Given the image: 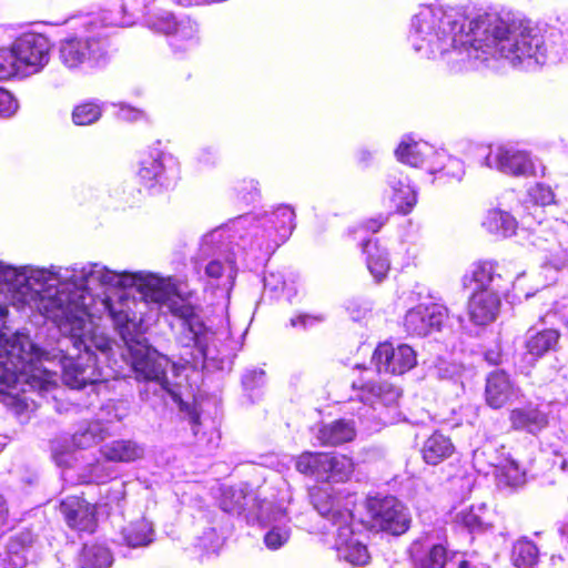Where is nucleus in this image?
<instances>
[{
	"label": "nucleus",
	"instance_id": "obj_1",
	"mask_svg": "<svg viewBox=\"0 0 568 568\" xmlns=\"http://www.w3.org/2000/svg\"><path fill=\"white\" fill-rule=\"evenodd\" d=\"M45 272L51 278L39 285L32 305L61 333L52 357L59 359L62 381L71 388L80 389L102 378L93 349L109 359L113 342L99 331L93 317L106 315L124 343L126 354L122 353V356L130 357L136 379L144 383L140 388L142 399L171 393L166 376L170 361L145 343L142 318L135 311L139 303L124 292L110 296L105 292L95 294L94 288L135 287L145 303H154L180 320L178 342L191 349L185 363L196 366L200 362L205 365L212 362L220 369L231 363L229 354L209 344L212 333L193 305L175 293L171 278L143 271L116 272L101 263L75 264L72 267L51 265L45 267Z\"/></svg>",
	"mask_w": 568,
	"mask_h": 568
},
{
	"label": "nucleus",
	"instance_id": "obj_2",
	"mask_svg": "<svg viewBox=\"0 0 568 568\" xmlns=\"http://www.w3.org/2000/svg\"><path fill=\"white\" fill-rule=\"evenodd\" d=\"M408 40L427 59L444 58L453 68L504 59L513 67L544 64L549 55L545 37L520 20L495 13L466 18L453 8L424 6L413 17Z\"/></svg>",
	"mask_w": 568,
	"mask_h": 568
},
{
	"label": "nucleus",
	"instance_id": "obj_3",
	"mask_svg": "<svg viewBox=\"0 0 568 568\" xmlns=\"http://www.w3.org/2000/svg\"><path fill=\"white\" fill-rule=\"evenodd\" d=\"M51 278L45 267H12L0 263V317L7 314V302L34 303L39 285Z\"/></svg>",
	"mask_w": 568,
	"mask_h": 568
},
{
	"label": "nucleus",
	"instance_id": "obj_4",
	"mask_svg": "<svg viewBox=\"0 0 568 568\" xmlns=\"http://www.w3.org/2000/svg\"><path fill=\"white\" fill-rule=\"evenodd\" d=\"M295 213L287 205L278 206L276 210L266 214L261 225L253 229L251 250L265 251L270 254L284 243L295 227Z\"/></svg>",
	"mask_w": 568,
	"mask_h": 568
},
{
	"label": "nucleus",
	"instance_id": "obj_5",
	"mask_svg": "<svg viewBox=\"0 0 568 568\" xmlns=\"http://www.w3.org/2000/svg\"><path fill=\"white\" fill-rule=\"evenodd\" d=\"M59 57L68 69L98 67L108 60V42L103 38H70L61 41Z\"/></svg>",
	"mask_w": 568,
	"mask_h": 568
},
{
	"label": "nucleus",
	"instance_id": "obj_6",
	"mask_svg": "<svg viewBox=\"0 0 568 568\" xmlns=\"http://www.w3.org/2000/svg\"><path fill=\"white\" fill-rule=\"evenodd\" d=\"M296 469L322 480L345 481L354 471V463L345 455L305 452L297 458Z\"/></svg>",
	"mask_w": 568,
	"mask_h": 568
},
{
	"label": "nucleus",
	"instance_id": "obj_7",
	"mask_svg": "<svg viewBox=\"0 0 568 568\" xmlns=\"http://www.w3.org/2000/svg\"><path fill=\"white\" fill-rule=\"evenodd\" d=\"M145 24L156 33L170 37L175 50H185L197 41V24L187 17L178 19L172 12L159 10L146 16Z\"/></svg>",
	"mask_w": 568,
	"mask_h": 568
},
{
	"label": "nucleus",
	"instance_id": "obj_8",
	"mask_svg": "<svg viewBox=\"0 0 568 568\" xmlns=\"http://www.w3.org/2000/svg\"><path fill=\"white\" fill-rule=\"evenodd\" d=\"M308 495L314 509L337 528L353 523L354 496L336 491L329 486H314L310 489Z\"/></svg>",
	"mask_w": 568,
	"mask_h": 568
},
{
	"label": "nucleus",
	"instance_id": "obj_9",
	"mask_svg": "<svg viewBox=\"0 0 568 568\" xmlns=\"http://www.w3.org/2000/svg\"><path fill=\"white\" fill-rule=\"evenodd\" d=\"M22 77L40 72L50 61V42L39 33H24L12 43Z\"/></svg>",
	"mask_w": 568,
	"mask_h": 568
},
{
	"label": "nucleus",
	"instance_id": "obj_10",
	"mask_svg": "<svg viewBox=\"0 0 568 568\" xmlns=\"http://www.w3.org/2000/svg\"><path fill=\"white\" fill-rule=\"evenodd\" d=\"M367 510L374 526L382 530L399 535L409 527L410 519L405 507L393 496L369 499Z\"/></svg>",
	"mask_w": 568,
	"mask_h": 568
},
{
	"label": "nucleus",
	"instance_id": "obj_11",
	"mask_svg": "<svg viewBox=\"0 0 568 568\" xmlns=\"http://www.w3.org/2000/svg\"><path fill=\"white\" fill-rule=\"evenodd\" d=\"M484 165L511 176L535 174L534 163L526 152L504 145L489 148Z\"/></svg>",
	"mask_w": 568,
	"mask_h": 568
},
{
	"label": "nucleus",
	"instance_id": "obj_12",
	"mask_svg": "<svg viewBox=\"0 0 568 568\" xmlns=\"http://www.w3.org/2000/svg\"><path fill=\"white\" fill-rule=\"evenodd\" d=\"M378 373L402 375L417 364L416 352L406 344L396 347L392 343L379 344L372 357Z\"/></svg>",
	"mask_w": 568,
	"mask_h": 568
},
{
	"label": "nucleus",
	"instance_id": "obj_13",
	"mask_svg": "<svg viewBox=\"0 0 568 568\" xmlns=\"http://www.w3.org/2000/svg\"><path fill=\"white\" fill-rule=\"evenodd\" d=\"M446 317L445 306L435 303L419 304L406 313L404 326L410 335L426 336L433 331H439Z\"/></svg>",
	"mask_w": 568,
	"mask_h": 568
},
{
	"label": "nucleus",
	"instance_id": "obj_14",
	"mask_svg": "<svg viewBox=\"0 0 568 568\" xmlns=\"http://www.w3.org/2000/svg\"><path fill=\"white\" fill-rule=\"evenodd\" d=\"M256 517L263 525H273L264 536L267 548L276 550L288 540L291 530L286 526V514L282 508L275 507L272 501L264 500L258 504Z\"/></svg>",
	"mask_w": 568,
	"mask_h": 568
},
{
	"label": "nucleus",
	"instance_id": "obj_15",
	"mask_svg": "<svg viewBox=\"0 0 568 568\" xmlns=\"http://www.w3.org/2000/svg\"><path fill=\"white\" fill-rule=\"evenodd\" d=\"M469 277L476 285L475 291H490L499 295H506L511 284V278L505 276L500 266L491 261L473 264Z\"/></svg>",
	"mask_w": 568,
	"mask_h": 568
},
{
	"label": "nucleus",
	"instance_id": "obj_16",
	"mask_svg": "<svg viewBox=\"0 0 568 568\" xmlns=\"http://www.w3.org/2000/svg\"><path fill=\"white\" fill-rule=\"evenodd\" d=\"M501 296L490 291H474L468 301L469 320L476 325L495 322L500 313Z\"/></svg>",
	"mask_w": 568,
	"mask_h": 568
},
{
	"label": "nucleus",
	"instance_id": "obj_17",
	"mask_svg": "<svg viewBox=\"0 0 568 568\" xmlns=\"http://www.w3.org/2000/svg\"><path fill=\"white\" fill-rule=\"evenodd\" d=\"M60 511L70 528L85 532L94 531V508L84 499L79 497H68L61 501Z\"/></svg>",
	"mask_w": 568,
	"mask_h": 568
},
{
	"label": "nucleus",
	"instance_id": "obj_18",
	"mask_svg": "<svg viewBox=\"0 0 568 568\" xmlns=\"http://www.w3.org/2000/svg\"><path fill=\"white\" fill-rule=\"evenodd\" d=\"M353 387L358 392V399L374 410L377 405L386 407L396 404L400 396L399 389L386 382L359 381Z\"/></svg>",
	"mask_w": 568,
	"mask_h": 568
},
{
	"label": "nucleus",
	"instance_id": "obj_19",
	"mask_svg": "<svg viewBox=\"0 0 568 568\" xmlns=\"http://www.w3.org/2000/svg\"><path fill=\"white\" fill-rule=\"evenodd\" d=\"M335 547L337 556L352 565L364 566L369 560L366 546L354 536L353 523L337 528Z\"/></svg>",
	"mask_w": 568,
	"mask_h": 568
},
{
	"label": "nucleus",
	"instance_id": "obj_20",
	"mask_svg": "<svg viewBox=\"0 0 568 568\" xmlns=\"http://www.w3.org/2000/svg\"><path fill=\"white\" fill-rule=\"evenodd\" d=\"M387 184L389 187V199L395 207V211L400 214H408L412 212L417 203V193L410 185L407 176L396 170L387 174Z\"/></svg>",
	"mask_w": 568,
	"mask_h": 568
},
{
	"label": "nucleus",
	"instance_id": "obj_21",
	"mask_svg": "<svg viewBox=\"0 0 568 568\" xmlns=\"http://www.w3.org/2000/svg\"><path fill=\"white\" fill-rule=\"evenodd\" d=\"M560 339V332L555 328H545L541 331L529 329L526 335V356L529 357V363L532 364L537 359L545 356L547 353L557 351Z\"/></svg>",
	"mask_w": 568,
	"mask_h": 568
},
{
	"label": "nucleus",
	"instance_id": "obj_22",
	"mask_svg": "<svg viewBox=\"0 0 568 568\" xmlns=\"http://www.w3.org/2000/svg\"><path fill=\"white\" fill-rule=\"evenodd\" d=\"M509 420L514 429L537 434L548 425V414L538 405L529 403L514 408L510 412Z\"/></svg>",
	"mask_w": 568,
	"mask_h": 568
},
{
	"label": "nucleus",
	"instance_id": "obj_23",
	"mask_svg": "<svg viewBox=\"0 0 568 568\" xmlns=\"http://www.w3.org/2000/svg\"><path fill=\"white\" fill-rule=\"evenodd\" d=\"M104 459L113 463H133L144 457V445L132 439H115L101 446Z\"/></svg>",
	"mask_w": 568,
	"mask_h": 568
},
{
	"label": "nucleus",
	"instance_id": "obj_24",
	"mask_svg": "<svg viewBox=\"0 0 568 568\" xmlns=\"http://www.w3.org/2000/svg\"><path fill=\"white\" fill-rule=\"evenodd\" d=\"M32 541L33 538L29 531L11 537L3 552L0 554V565L3 568H23L27 565Z\"/></svg>",
	"mask_w": 568,
	"mask_h": 568
},
{
	"label": "nucleus",
	"instance_id": "obj_25",
	"mask_svg": "<svg viewBox=\"0 0 568 568\" xmlns=\"http://www.w3.org/2000/svg\"><path fill=\"white\" fill-rule=\"evenodd\" d=\"M32 541L33 538L29 531L11 537L3 552L0 554V565L3 568H23L27 565Z\"/></svg>",
	"mask_w": 568,
	"mask_h": 568
},
{
	"label": "nucleus",
	"instance_id": "obj_26",
	"mask_svg": "<svg viewBox=\"0 0 568 568\" xmlns=\"http://www.w3.org/2000/svg\"><path fill=\"white\" fill-rule=\"evenodd\" d=\"M32 541L33 538L29 531L11 537L3 552L0 554V565L3 568H23L27 565Z\"/></svg>",
	"mask_w": 568,
	"mask_h": 568
},
{
	"label": "nucleus",
	"instance_id": "obj_27",
	"mask_svg": "<svg viewBox=\"0 0 568 568\" xmlns=\"http://www.w3.org/2000/svg\"><path fill=\"white\" fill-rule=\"evenodd\" d=\"M356 436L353 420L337 419L317 428L315 438L322 446H337L352 442Z\"/></svg>",
	"mask_w": 568,
	"mask_h": 568
},
{
	"label": "nucleus",
	"instance_id": "obj_28",
	"mask_svg": "<svg viewBox=\"0 0 568 568\" xmlns=\"http://www.w3.org/2000/svg\"><path fill=\"white\" fill-rule=\"evenodd\" d=\"M514 394V385L505 372L496 371L488 375L486 379L485 397L490 407H503Z\"/></svg>",
	"mask_w": 568,
	"mask_h": 568
},
{
	"label": "nucleus",
	"instance_id": "obj_29",
	"mask_svg": "<svg viewBox=\"0 0 568 568\" xmlns=\"http://www.w3.org/2000/svg\"><path fill=\"white\" fill-rule=\"evenodd\" d=\"M204 275L207 284L229 295L236 277V267L232 261L212 260L205 264Z\"/></svg>",
	"mask_w": 568,
	"mask_h": 568
},
{
	"label": "nucleus",
	"instance_id": "obj_30",
	"mask_svg": "<svg viewBox=\"0 0 568 568\" xmlns=\"http://www.w3.org/2000/svg\"><path fill=\"white\" fill-rule=\"evenodd\" d=\"M395 155L398 161L408 164L410 166H419L424 162L433 156L439 158L445 156L435 152L432 145L423 141H413L410 139H404L395 151Z\"/></svg>",
	"mask_w": 568,
	"mask_h": 568
},
{
	"label": "nucleus",
	"instance_id": "obj_31",
	"mask_svg": "<svg viewBox=\"0 0 568 568\" xmlns=\"http://www.w3.org/2000/svg\"><path fill=\"white\" fill-rule=\"evenodd\" d=\"M455 452L450 438L442 433H433L424 443L422 455L428 465H438L449 458Z\"/></svg>",
	"mask_w": 568,
	"mask_h": 568
},
{
	"label": "nucleus",
	"instance_id": "obj_32",
	"mask_svg": "<svg viewBox=\"0 0 568 568\" xmlns=\"http://www.w3.org/2000/svg\"><path fill=\"white\" fill-rule=\"evenodd\" d=\"M263 500L254 499L246 491L245 486H233L229 487L223 491V497L221 500V505L224 511L232 514H241L250 507V504H253V507L256 508V514L258 513V504Z\"/></svg>",
	"mask_w": 568,
	"mask_h": 568
},
{
	"label": "nucleus",
	"instance_id": "obj_33",
	"mask_svg": "<svg viewBox=\"0 0 568 568\" xmlns=\"http://www.w3.org/2000/svg\"><path fill=\"white\" fill-rule=\"evenodd\" d=\"M363 251L367 255L366 263L368 271L377 282H381L386 277L390 267L387 251L372 241L364 242Z\"/></svg>",
	"mask_w": 568,
	"mask_h": 568
},
{
	"label": "nucleus",
	"instance_id": "obj_34",
	"mask_svg": "<svg viewBox=\"0 0 568 568\" xmlns=\"http://www.w3.org/2000/svg\"><path fill=\"white\" fill-rule=\"evenodd\" d=\"M481 224L489 233L501 237L514 235L517 229L515 217L499 209L489 210Z\"/></svg>",
	"mask_w": 568,
	"mask_h": 568
},
{
	"label": "nucleus",
	"instance_id": "obj_35",
	"mask_svg": "<svg viewBox=\"0 0 568 568\" xmlns=\"http://www.w3.org/2000/svg\"><path fill=\"white\" fill-rule=\"evenodd\" d=\"M113 557L110 550L98 544L84 545L79 558V568H110Z\"/></svg>",
	"mask_w": 568,
	"mask_h": 568
},
{
	"label": "nucleus",
	"instance_id": "obj_36",
	"mask_svg": "<svg viewBox=\"0 0 568 568\" xmlns=\"http://www.w3.org/2000/svg\"><path fill=\"white\" fill-rule=\"evenodd\" d=\"M109 435V427L104 426L101 420H91L73 435L72 440L74 446L85 449L99 444Z\"/></svg>",
	"mask_w": 568,
	"mask_h": 568
},
{
	"label": "nucleus",
	"instance_id": "obj_37",
	"mask_svg": "<svg viewBox=\"0 0 568 568\" xmlns=\"http://www.w3.org/2000/svg\"><path fill=\"white\" fill-rule=\"evenodd\" d=\"M153 529L145 519L131 523L122 530V538L126 546L131 548L144 547L153 540Z\"/></svg>",
	"mask_w": 568,
	"mask_h": 568
},
{
	"label": "nucleus",
	"instance_id": "obj_38",
	"mask_svg": "<svg viewBox=\"0 0 568 568\" xmlns=\"http://www.w3.org/2000/svg\"><path fill=\"white\" fill-rule=\"evenodd\" d=\"M504 460V456L499 455L498 449L491 445L486 444L480 448L474 450L473 465L478 473L487 475L490 470L496 473L500 462Z\"/></svg>",
	"mask_w": 568,
	"mask_h": 568
},
{
	"label": "nucleus",
	"instance_id": "obj_39",
	"mask_svg": "<svg viewBox=\"0 0 568 568\" xmlns=\"http://www.w3.org/2000/svg\"><path fill=\"white\" fill-rule=\"evenodd\" d=\"M495 475L499 484L517 487L525 483L526 474L515 459L504 456V460L500 462V466H498Z\"/></svg>",
	"mask_w": 568,
	"mask_h": 568
},
{
	"label": "nucleus",
	"instance_id": "obj_40",
	"mask_svg": "<svg viewBox=\"0 0 568 568\" xmlns=\"http://www.w3.org/2000/svg\"><path fill=\"white\" fill-rule=\"evenodd\" d=\"M538 557L537 546L527 538L517 540L513 547L511 558L516 567H531L538 561Z\"/></svg>",
	"mask_w": 568,
	"mask_h": 568
},
{
	"label": "nucleus",
	"instance_id": "obj_41",
	"mask_svg": "<svg viewBox=\"0 0 568 568\" xmlns=\"http://www.w3.org/2000/svg\"><path fill=\"white\" fill-rule=\"evenodd\" d=\"M163 170V163L159 155L148 156L140 163L139 176L151 189L156 183H162Z\"/></svg>",
	"mask_w": 568,
	"mask_h": 568
},
{
	"label": "nucleus",
	"instance_id": "obj_42",
	"mask_svg": "<svg viewBox=\"0 0 568 568\" xmlns=\"http://www.w3.org/2000/svg\"><path fill=\"white\" fill-rule=\"evenodd\" d=\"M103 105L88 101L74 106L72 121L75 125H90L95 123L102 115Z\"/></svg>",
	"mask_w": 568,
	"mask_h": 568
},
{
	"label": "nucleus",
	"instance_id": "obj_43",
	"mask_svg": "<svg viewBox=\"0 0 568 568\" xmlns=\"http://www.w3.org/2000/svg\"><path fill=\"white\" fill-rule=\"evenodd\" d=\"M414 556L420 568H444L447 561V551L443 545H434L423 556Z\"/></svg>",
	"mask_w": 568,
	"mask_h": 568
},
{
	"label": "nucleus",
	"instance_id": "obj_44",
	"mask_svg": "<svg viewBox=\"0 0 568 568\" xmlns=\"http://www.w3.org/2000/svg\"><path fill=\"white\" fill-rule=\"evenodd\" d=\"M16 75L22 77V69L13 48L0 49V80H8Z\"/></svg>",
	"mask_w": 568,
	"mask_h": 568
},
{
	"label": "nucleus",
	"instance_id": "obj_45",
	"mask_svg": "<svg viewBox=\"0 0 568 568\" xmlns=\"http://www.w3.org/2000/svg\"><path fill=\"white\" fill-rule=\"evenodd\" d=\"M464 367L454 362L439 359L434 367V375L438 379L457 382L462 378Z\"/></svg>",
	"mask_w": 568,
	"mask_h": 568
},
{
	"label": "nucleus",
	"instance_id": "obj_46",
	"mask_svg": "<svg viewBox=\"0 0 568 568\" xmlns=\"http://www.w3.org/2000/svg\"><path fill=\"white\" fill-rule=\"evenodd\" d=\"M180 412L184 420L190 425L194 436H197L201 425L200 410L195 404L184 403L180 404Z\"/></svg>",
	"mask_w": 568,
	"mask_h": 568
},
{
	"label": "nucleus",
	"instance_id": "obj_47",
	"mask_svg": "<svg viewBox=\"0 0 568 568\" xmlns=\"http://www.w3.org/2000/svg\"><path fill=\"white\" fill-rule=\"evenodd\" d=\"M222 239V231L214 230L205 234L200 243V256L206 257L214 253L219 248V243Z\"/></svg>",
	"mask_w": 568,
	"mask_h": 568
},
{
	"label": "nucleus",
	"instance_id": "obj_48",
	"mask_svg": "<svg viewBox=\"0 0 568 568\" xmlns=\"http://www.w3.org/2000/svg\"><path fill=\"white\" fill-rule=\"evenodd\" d=\"M529 195L538 206H545L554 202L552 190L544 184H536L531 187Z\"/></svg>",
	"mask_w": 568,
	"mask_h": 568
},
{
	"label": "nucleus",
	"instance_id": "obj_49",
	"mask_svg": "<svg viewBox=\"0 0 568 568\" xmlns=\"http://www.w3.org/2000/svg\"><path fill=\"white\" fill-rule=\"evenodd\" d=\"M265 383V372L263 369H250L242 377V384L245 389H255Z\"/></svg>",
	"mask_w": 568,
	"mask_h": 568
},
{
	"label": "nucleus",
	"instance_id": "obj_50",
	"mask_svg": "<svg viewBox=\"0 0 568 568\" xmlns=\"http://www.w3.org/2000/svg\"><path fill=\"white\" fill-rule=\"evenodd\" d=\"M17 109L18 103L12 94L4 89H0V116L9 118L16 113Z\"/></svg>",
	"mask_w": 568,
	"mask_h": 568
},
{
	"label": "nucleus",
	"instance_id": "obj_51",
	"mask_svg": "<svg viewBox=\"0 0 568 568\" xmlns=\"http://www.w3.org/2000/svg\"><path fill=\"white\" fill-rule=\"evenodd\" d=\"M92 480L102 484L115 477V469L105 464H95L91 468Z\"/></svg>",
	"mask_w": 568,
	"mask_h": 568
},
{
	"label": "nucleus",
	"instance_id": "obj_52",
	"mask_svg": "<svg viewBox=\"0 0 568 568\" xmlns=\"http://www.w3.org/2000/svg\"><path fill=\"white\" fill-rule=\"evenodd\" d=\"M123 417L124 415L118 412L116 405L110 402L101 407L99 418L97 420H101L102 424L108 427L109 424L120 422Z\"/></svg>",
	"mask_w": 568,
	"mask_h": 568
},
{
	"label": "nucleus",
	"instance_id": "obj_53",
	"mask_svg": "<svg viewBox=\"0 0 568 568\" xmlns=\"http://www.w3.org/2000/svg\"><path fill=\"white\" fill-rule=\"evenodd\" d=\"M439 171L457 180H460L464 175L463 163L456 158H448L447 163Z\"/></svg>",
	"mask_w": 568,
	"mask_h": 568
},
{
	"label": "nucleus",
	"instance_id": "obj_54",
	"mask_svg": "<svg viewBox=\"0 0 568 568\" xmlns=\"http://www.w3.org/2000/svg\"><path fill=\"white\" fill-rule=\"evenodd\" d=\"M118 118L123 121L134 122L143 118V111L134 109L124 103L119 104Z\"/></svg>",
	"mask_w": 568,
	"mask_h": 568
},
{
	"label": "nucleus",
	"instance_id": "obj_55",
	"mask_svg": "<svg viewBox=\"0 0 568 568\" xmlns=\"http://www.w3.org/2000/svg\"><path fill=\"white\" fill-rule=\"evenodd\" d=\"M460 523L470 531L479 529L483 525L481 518L473 510L462 513L459 515Z\"/></svg>",
	"mask_w": 568,
	"mask_h": 568
},
{
	"label": "nucleus",
	"instance_id": "obj_56",
	"mask_svg": "<svg viewBox=\"0 0 568 568\" xmlns=\"http://www.w3.org/2000/svg\"><path fill=\"white\" fill-rule=\"evenodd\" d=\"M248 184V186H242L237 190L239 193L242 194V200L247 203L254 202L258 195L256 183L253 180H251Z\"/></svg>",
	"mask_w": 568,
	"mask_h": 568
},
{
	"label": "nucleus",
	"instance_id": "obj_57",
	"mask_svg": "<svg viewBox=\"0 0 568 568\" xmlns=\"http://www.w3.org/2000/svg\"><path fill=\"white\" fill-rule=\"evenodd\" d=\"M387 222V216L378 215L375 219H371L365 223V229L371 232H377Z\"/></svg>",
	"mask_w": 568,
	"mask_h": 568
},
{
	"label": "nucleus",
	"instance_id": "obj_58",
	"mask_svg": "<svg viewBox=\"0 0 568 568\" xmlns=\"http://www.w3.org/2000/svg\"><path fill=\"white\" fill-rule=\"evenodd\" d=\"M8 517V507L4 498L0 495V527L6 524Z\"/></svg>",
	"mask_w": 568,
	"mask_h": 568
},
{
	"label": "nucleus",
	"instance_id": "obj_59",
	"mask_svg": "<svg viewBox=\"0 0 568 568\" xmlns=\"http://www.w3.org/2000/svg\"><path fill=\"white\" fill-rule=\"evenodd\" d=\"M311 320L310 316L307 315H302V316H298L296 318H292L291 320V325L292 326H297V325H302V326H306L307 322Z\"/></svg>",
	"mask_w": 568,
	"mask_h": 568
},
{
	"label": "nucleus",
	"instance_id": "obj_60",
	"mask_svg": "<svg viewBox=\"0 0 568 568\" xmlns=\"http://www.w3.org/2000/svg\"><path fill=\"white\" fill-rule=\"evenodd\" d=\"M252 220L251 216H241L236 220V225H241V226H244L247 222H250Z\"/></svg>",
	"mask_w": 568,
	"mask_h": 568
},
{
	"label": "nucleus",
	"instance_id": "obj_61",
	"mask_svg": "<svg viewBox=\"0 0 568 568\" xmlns=\"http://www.w3.org/2000/svg\"><path fill=\"white\" fill-rule=\"evenodd\" d=\"M371 159V153L368 151H361L359 160L362 162H367Z\"/></svg>",
	"mask_w": 568,
	"mask_h": 568
},
{
	"label": "nucleus",
	"instance_id": "obj_62",
	"mask_svg": "<svg viewBox=\"0 0 568 568\" xmlns=\"http://www.w3.org/2000/svg\"><path fill=\"white\" fill-rule=\"evenodd\" d=\"M274 277H275V276H274V274H270L268 276H265V278H264V284H265V286H272L271 281H272Z\"/></svg>",
	"mask_w": 568,
	"mask_h": 568
},
{
	"label": "nucleus",
	"instance_id": "obj_63",
	"mask_svg": "<svg viewBox=\"0 0 568 568\" xmlns=\"http://www.w3.org/2000/svg\"><path fill=\"white\" fill-rule=\"evenodd\" d=\"M459 568H475L473 567L469 562L467 561H463L460 565H459Z\"/></svg>",
	"mask_w": 568,
	"mask_h": 568
},
{
	"label": "nucleus",
	"instance_id": "obj_64",
	"mask_svg": "<svg viewBox=\"0 0 568 568\" xmlns=\"http://www.w3.org/2000/svg\"><path fill=\"white\" fill-rule=\"evenodd\" d=\"M280 286H284V282L283 281H278L276 282V284L274 286H272L273 290H276Z\"/></svg>",
	"mask_w": 568,
	"mask_h": 568
}]
</instances>
